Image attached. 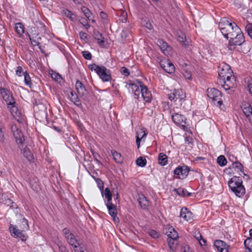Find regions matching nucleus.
Returning a JSON list of instances; mask_svg holds the SVG:
<instances>
[{"label": "nucleus", "mask_w": 252, "mask_h": 252, "mask_svg": "<svg viewBox=\"0 0 252 252\" xmlns=\"http://www.w3.org/2000/svg\"><path fill=\"white\" fill-rule=\"evenodd\" d=\"M219 28L224 37L227 39L232 38L236 33L240 32V28L235 23H230L225 18L221 19Z\"/></svg>", "instance_id": "obj_1"}, {"label": "nucleus", "mask_w": 252, "mask_h": 252, "mask_svg": "<svg viewBox=\"0 0 252 252\" xmlns=\"http://www.w3.org/2000/svg\"><path fill=\"white\" fill-rule=\"evenodd\" d=\"M242 179L237 176H234L228 182L229 189L237 196L241 197L245 193V189L242 185Z\"/></svg>", "instance_id": "obj_2"}, {"label": "nucleus", "mask_w": 252, "mask_h": 252, "mask_svg": "<svg viewBox=\"0 0 252 252\" xmlns=\"http://www.w3.org/2000/svg\"><path fill=\"white\" fill-rule=\"evenodd\" d=\"M89 67L92 71L94 70L96 72L103 82H107L111 80L110 71L104 66H99L93 63L90 64Z\"/></svg>", "instance_id": "obj_3"}, {"label": "nucleus", "mask_w": 252, "mask_h": 252, "mask_svg": "<svg viewBox=\"0 0 252 252\" xmlns=\"http://www.w3.org/2000/svg\"><path fill=\"white\" fill-rule=\"evenodd\" d=\"M207 95L212 102L217 106L220 107L222 104L221 92L215 88H209L207 90Z\"/></svg>", "instance_id": "obj_4"}, {"label": "nucleus", "mask_w": 252, "mask_h": 252, "mask_svg": "<svg viewBox=\"0 0 252 252\" xmlns=\"http://www.w3.org/2000/svg\"><path fill=\"white\" fill-rule=\"evenodd\" d=\"M11 130L19 148L22 150L24 147L25 138L21 129L18 127L16 125L12 124Z\"/></svg>", "instance_id": "obj_5"}, {"label": "nucleus", "mask_w": 252, "mask_h": 252, "mask_svg": "<svg viewBox=\"0 0 252 252\" xmlns=\"http://www.w3.org/2000/svg\"><path fill=\"white\" fill-rule=\"evenodd\" d=\"M218 74L219 81L221 82V80H225V78H228L229 75L232 74L233 71L228 64L222 63L219 66Z\"/></svg>", "instance_id": "obj_6"}, {"label": "nucleus", "mask_w": 252, "mask_h": 252, "mask_svg": "<svg viewBox=\"0 0 252 252\" xmlns=\"http://www.w3.org/2000/svg\"><path fill=\"white\" fill-rule=\"evenodd\" d=\"M144 84L139 80H136L133 83L128 84V89L134 94V98L138 99L140 94L142 95L141 89L144 87Z\"/></svg>", "instance_id": "obj_7"}, {"label": "nucleus", "mask_w": 252, "mask_h": 252, "mask_svg": "<svg viewBox=\"0 0 252 252\" xmlns=\"http://www.w3.org/2000/svg\"><path fill=\"white\" fill-rule=\"evenodd\" d=\"M245 41L244 35L240 30V32L236 33L234 37L229 40L228 48L230 50L234 49L235 46H239L242 45Z\"/></svg>", "instance_id": "obj_8"}, {"label": "nucleus", "mask_w": 252, "mask_h": 252, "mask_svg": "<svg viewBox=\"0 0 252 252\" xmlns=\"http://www.w3.org/2000/svg\"><path fill=\"white\" fill-rule=\"evenodd\" d=\"M9 229L13 237L15 238L19 237L23 241L27 240V236L24 231L23 230L19 229L17 225L10 224Z\"/></svg>", "instance_id": "obj_9"}, {"label": "nucleus", "mask_w": 252, "mask_h": 252, "mask_svg": "<svg viewBox=\"0 0 252 252\" xmlns=\"http://www.w3.org/2000/svg\"><path fill=\"white\" fill-rule=\"evenodd\" d=\"M220 82L225 90L235 88L236 87V78L232 74L229 75V77L225 78V80H221V82Z\"/></svg>", "instance_id": "obj_10"}, {"label": "nucleus", "mask_w": 252, "mask_h": 252, "mask_svg": "<svg viewBox=\"0 0 252 252\" xmlns=\"http://www.w3.org/2000/svg\"><path fill=\"white\" fill-rule=\"evenodd\" d=\"M189 171L187 166H178L174 170L175 178L184 179L188 175Z\"/></svg>", "instance_id": "obj_11"}, {"label": "nucleus", "mask_w": 252, "mask_h": 252, "mask_svg": "<svg viewBox=\"0 0 252 252\" xmlns=\"http://www.w3.org/2000/svg\"><path fill=\"white\" fill-rule=\"evenodd\" d=\"M75 88L80 97H82L84 99H87L89 93L81 82L77 80L75 84Z\"/></svg>", "instance_id": "obj_12"}, {"label": "nucleus", "mask_w": 252, "mask_h": 252, "mask_svg": "<svg viewBox=\"0 0 252 252\" xmlns=\"http://www.w3.org/2000/svg\"><path fill=\"white\" fill-rule=\"evenodd\" d=\"M0 94L3 99L6 102L8 105L15 104V102L9 90L4 88H1L0 89Z\"/></svg>", "instance_id": "obj_13"}, {"label": "nucleus", "mask_w": 252, "mask_h": 252, "mask_svg": "<svg viewBox=\"0 0 252 252\" xmlns=\"http://www.w3.org/2000/svg\"><path fill=\"white\" fill-rule=\"evenodd\" d=\"M160 65L161 67L168 73H172L175 70L173 64L169 60H162L160 62Z\"/></svg>", "instance_id": "obj_14"}, {"label": "nucleus", "mask_w": 252, "mask_h": 252, "mask_svg": "<svg viewBox=\"0 0 252 252\" xmlns=\"http://www.w3.org/2000/svg\"><path fill=\"white\" fill-rule=\"evenodd\" d=\"M29 36L32 46H36L40 44V41L41 38L39 36V33L35 30L34 31L32 30L31 34L29 35Z\"/></svg>", "instance_id": "obj_15"}, {"label": "nucleus", "mask_w": 252, "mask_h": 252, "mask_svg": "<svg viewBox=\"0 0 252 252\" xmlns=\"http://www.w3.org/2000/svg\"><path fill=\"white\" fill-rule=\"evenodd\" d=\"M180 216L186 221L191 222L193 220L192 213L187 208L181 210Z\"/></svg>", "instance_id": "obj_16"}, {"label": "nucleus", "mask_w": 252, "mask_h": 252, "mask_svg": "<svg viewBox=\"0 0 252 252\" xmlns=\"http://www.w3.org/2000/svg\"><path fill=\"white\" fill-rule=\"evenodd\" d=\"M214 246L219 252H227V250L229 248V246L224 242L220 240H216L214 242Z\"/></svg>", "instance_id": "obj_17"}, {"label": "nucleus", "mask_w": 252, "mask_h": 252, "mask_svg": "<svg viewBox=\"0 0 252 252\" xmlns=\"http://www.w3.org/2000/svg\"><path fill=\"white\" fill-rule=\"evenodd\" d=\"M106 207L108 210L109 214L113 218L114 221H117L119 220L117 218V210L116 206L112 202H107L106 204Z\"/></svg>", "instance_id": "obj_18"}, {"label": "nucleus", "mask_w": 252, "mask_h": 252, "mask_svg": "<svg viewBox=\"0 0 252 252\" xmlns=\"http://www.w3.org/2000/svg\"><path fill=\"white\" fill-rule=\"evenodd\" d=\"M142 97L143 100L147 103H150L153 98L151 92L149 91L147 87L144 85V87L141 89Z\"/></svg>", "instance_id": "obj_19"}, {"label": "nucleus", "mask_w": 252, "mask_h": 252, "mask_svg": "<svg viewBox=\"0 0 252 252\" xmlns=\"http://www.w3.org/2000/svg\"><path fill=\"white\" fill-rule=\"evenodd\" d=\"M66 239L69 244L73 247L75 252H78L79 249L81 247H80L79 244L77 242L74 235L73 234H70L69 236L67 237Z\"/></svg>", "instance_id": "obj_20"}, {"label": "nucleus", "mask_w": 252, "mask_h": 252, "mask_svg": "<svg viewBox=\"0 0 252 252\" xmlns=\"http://www.w3.org/2000/svg\"><path fill=\"white\" fill-rule=\"evenodd\" d=\"M172 119L176 125H180L186 123V118L183 115L178 113L173 114Z\"/></svg>", "instance_id": "obj_21"}, {"label": "nucleus", "mask_w": 252, "mask_h": 252, "mask_svg": "<svg viewBox=\"0 0 252 252\" xmlns=\"http://www.w3.org/2000/svg\"><path fill=\"white\" fill-rule=\"evenodd\" d=\"M8 107L10 109V112L13 117L17 120L18 122H20L21 120V114L20 112L19 111L18 108L14 105V104L12 105H8Z\"/></svg>", "instance_id": "obj_22"}, {"label": "nucleus", "mask_w": 252, "mask_h": 252, "mask_svg": "<svg viewBox=\"0 0 252 252\" xmlns=\"http://www.w3.org/2000/svg\"><path fill=\"white\" fill-rule=\"evenodd\" d=\"M169 239L177 240L178 237V234L173 227H168L165 232Z\"/></svg>", "instance_id": "obj_23"}, {"label": "nucleus", "mask_w": 252, "mask_h": 252, "mask_svg": "<svg viewBox=\"0 0 252 252\" xmlns=\"http://www.w3.org/2000/svg\"><path fill=\"white\" fill-rule=\"evenodd\" d=\"M176 97L174 99L175 104L181 105L182 104V100L184 99L185 95V94L181 90H175Z\"/></svg>", "instance_id": "obj_24"}, {"label": "nucleus", "mask_w": 252, "mask_h": 252, "mask_svg": "<svg viewBox=\"0 0 252 252\" xmlns=\"http://www.w3.org/2000/svg\"><path fill=\"white\" fill-rule=\"evenodd\" d=\"M68 97L70 101H71L75 105L79 106L81 105L80 100L75 92L71 91L68 94Z\"/></svg>", "instance_id": "obj_25"}, {"label": "nucleus", "mask_w": 252, "mask_h": 252, "mask_svg": "<svg viewBox=\"0 0 252 252\" xmlns=\"http://www.w3.org/2000/svg\"><path fill=\"white\" fill-rule=\"evenodd\" d=\"M158 44L163 53L165 55L168 53V51H169L171 49L170 47L168 45L167 43L164 41L162 39L158 40Z\"/></svg>", "instance_id": "obj_26"}, {"label": "nucleus", "mask_w": 252, "mask_h": 252, "mask_svg": "<svg viewBox=\"0 0 252 252\" xmlns=\"http://www.w3.org/2000/svg\"><path fill=\"white\" fill-rule=\"evenodd\" d=\"M138 202L141 207L143 209H146L149 205V202L144 195H141L138 199Z\"/></svg>", "instance_id": "obj_27"}, {"label": "nucleus", "mask_w": 252, "mask_h": 252, "mask_svg": "<svg viewBox=\"0 0 252 252\" xmlns=\"http://www.w3.org/2000/svg\"><path fill=\"white\" fill-rule=\"evenodd\" d=\"M62 13L66 17H68L71 21H72L73 22L76 21V16L71 11H70L67 9H63L62 10Z\"/></svg>", "instance_id": "obj_28"}, {"label": "nucleus", "mask_w": 252, "mask_h": 252, "mask_svg": "<svg viewBox=\"0 0 252 252\" xmlns=\"http://www.w3.org/2000/svg\"><path fill=\"white\" fill-rule=\"evenodd\" d=\"M174 190L178 195L183 196H190L191 194V193L188 192L187 189L184 188H179L177 189H175Z\"/></svg>", "instance_id": "obj_29"}, {"label": "nucleus", "mask_w": 252, "mask_h": 252, "mask_svg": "<svg viewBox=\"0 0 252 252\" xmlns=\"http://www.w3.org/2000/svg\"><path fill=\"white\" fill-rule=\"evenodd\" d=\"M167 156L163 154L160 153L158 155V163L162 165H165L167 163Z\"/></svg>", "instance_id": "obj_30"}, {"label": "nucleus", "mask_w": 252, "mask_h": 252, "mask_svg": "<svg viewBox=\"0 0 252 252\" xmlns=\"http://www.w3.org/2000/svg\"><path fill=\"white\" fill-rule=\"evenodd\" d=\"M94 37L97 40L99 45L101 47H103L104 41L102 34L98 32H96L94 33Z\"/></svg>", "instance_id": "obj_31"}, {"label": "nucleus", "mask_w": 252, "mask_h": 252, "mask_svg": "<svg viewBox=\"0 0 252 252\" xmlns=\"http://www.w3.org/2000/svg\"><path fill=\"white\" fill-rule=\"evenodd\" d=\"M15 30L16 33L21 36L24 32V26L22 23H17L15 24Z\"/></svg>", "instance_id": "obj_32"}, {"label": "nucleus", "mask_w": 252, "mask_h": 252, "mask_svg": "<svg viewBox=\"0 0 252 252\" xmlns=\"http://www.w3.org/2000/svg\"><path fill=\"white\" fill-rule=\"evenodd\" d=\"M243 111L247 118H252V107L251 105H248L247 106L244 107L243 108Z\"/></svg>", "instance_id": "obj_33"}, {"label": "nucleus", "mask_w": 252, "mask_h": 252, "mask_svg": "<svg viewBox=\"0 0 252 252\" xmlns=\"http://www.w3.org/2000/svg\"><path fill=\"white\" fill-rule=\"evenodd\" d=\"M194 237L197 240L201 246H204L206 244V241L203 239L199 231L194 232Z\"/></svg>", "instance_id": "obj_34"}, {"label": "nucleus", "mask_w": 252, "mask_h": 252, "mask_svg": "<svg viewBox=\"0 0 252 252\" xmlns=\"http://www.w3.org/2000/svg\"><path fill=\"white\" fill-rule=\"evenodd\" d=\"M244 245L248 252H252V238L249 237L247 238L244 241Z\"/></svg>", "instance_id": "obj_35"}, {"label": "nucleus", "mask_w": 252, "mask_h": 252, "mask_svg": "<svg viewBox=\"0 0 252 252\" xmlns=\"http://www.w3.org/2000/svg\"><path fill=\"white\" fill-rule=\"evenodd\" d=\"M4 198H6V195L2 194L0 196V202L7 206H10L11 204H13V202L9 198H5V200H4Z\"/></svg>", "instance_id": "obj_36"}, {"label": "nucleus", "mask_w": 252, "mask_h": 252, "mask_svg": "<svg viewBox=\"0 0 252 252\" xmlns=\"http://www.w3.org/2000/svg\"><path fill=\"white\" fill-rule=\"evenodd\" d=\"M24 156L29 161L33 159V155L29 149L25 148L23 151Z\"/></svg>", "instance_id": "obj_37"}, {"label": "nucleus", "mask_w": 252, "mask_h": 252, "mask_svg": "<svg viewBox=\"0 0 252 252\" xmlns=\"http://www.w3.org/2000/svg\"><path fill=\"white\" fill-rule=\"evenodd\" d=\"M19 216H21V220H20L22 223V225L20 226L21 228L23 229H28L29 226L28 220L25 218L23 217L21 214Z\"/></svg>", "instance_id": "obj_38"}, {"label": "nucleus", "mask_w": 252, "mask_h": 252, "mask_svg": "<svg viewBox=\"0 0 252 252\" xmlns=\"http://www.w3.org/2000/svg\"><path fill=\"white\" fill-rule=\"evenodd\" d=\"M111 154L114 159L117 162H121L122 161L121 155L116 151H111Z\"/></svg>", "instance_id": "obj_39"}, {"label": "nucleus", "mask_w": 252, "mask_h": 252, "mask_svg": "<svg viewBox=\"0 0 252 252\" xmlns=\"http://www.w3.org/2000/svg\"><path fill=\"white\" fill-rule=\"evenodd\" d=\"M217 162L220 166H224L227 163V160L224 156H220L217 158Z\"/></svg>", "instance_id": "obj_40"}, {"label": "nucleus", "mask_w": 252, "mask_h": 252, "mask_svg": "<svg viewBox=\"0 0 252 252\" xmlns=\"http://www.w3.org/2000/svg\"><path fill=\"white\" fill-rule=\"evenodd\" d=\"M136 164L140 167H144L147 163L146 159L143 157H139L136 160Z\"/></svg>", "instance_id": "obj_41"}, {"label": "nucleus", "mask_w": 252, "mask_h": 252, "mask_svg": "<svg viewBox=\"0 0 252 252\" xmlns=\"http://www.w3.org/2000/svg\"><path fill=\"white\" fill-rule=\"evenodd\" d=\"M104 196L107 199V202H111L112 200V193L110 189L107 188L104 190Z\"/></svg>", "instance_id": "obj_42"}, {"label": "nucleus", "mask_w": 252, "mask_h": 252, "mask_svg": "<svg viewBox=\"0 0 252 252\" xmlns=\"http://www.w3.org/2000/svg\"><path fill=\"white\" fill-rule=\"evenodd\" d=\"M24 82L25 84L27 86H30L31 85V77L30 76V75L27 72V71L24 72Z\"/></svg>", "instance_id": "obj_43"}, {"label": "nucleus", "mask_w": 252, "mask_h": 252, "mask_svg": "<svg viewBox=\"0 0 252 252\" xmlns=\"http://www.w3.org/2000/svg\"><path fill=\"white\" fill-rule=\"evenodd\" d=\"M183 75L186 79L190 80L192 79L191 72L189 70L188 68L185 69L182 72Z\"/></svg>", "instance_id": "obj_44"}, {"label": "nucleus", "mask_w": 252, "mask_h": 252, "mask_svg": "<svg viewBox=\"0 0 252 252\" xmlns=\"http://www.w3.org/2000/svg\"><path fill=\"white\" fill-rule=\"evenodd\" d=\"M245 29H246V31L247 32L249 36H250L251 38H252V23L248 24L246 25Z\"/></svg>", "instance_id": "obj_45"}, {"label": "nucleus", "mask_w": 252, "mask_h": 252, "mask_svg": "<svg viewBox=\"0 0 252 252\" xmlns=\"http://www.w3.org/2000/svg\"><path fill=\"white\" fill-rule=\"evenodd\" d=\"M233 166L235 169L237 170V171H242L243 169V165L238 162L233 163Z\"/></svg>", "instance_id": "obj_46"}, {"label": "nucleus", "mask_w": 252, "mask_h": 252, "mask_svg": "<svg viewBox=\"0 0 252 252\" xmlns=\"http://www.w3.org/2000/svg\"><path fill=\"white\" fill-rule=\"evenodd\" d=\"M81 10L82 12L84 13L85 16L89 19L91 15L92 14L90 10L87 7L85 6L82 7Z\"/></svg>", "instance_id": "obj_47"}, {"label": "nucleus", "mask_w": 252, "mask_h": 252, "mask_svg": "<svg viewBox=\"0 0 252 252\" xmlns=\"http://www.w3.org/2000/svg\"><path fill=\"white\" fill-rule=\"evenodd\" d=\"M57 246H58L60 252H68L66 250V248L62 245V243L60 241L58 240Z\"/></svg>", "instance_id": "obj_48"}, {"label": "nucleus", "mask_w": 252, "mask_h": 252, "mask_svg": "<svg viewBox=\"0 0 252 252\" xmlns=\"http://www.w3.org/2000/svg\"><path fill=\"white\" fill-rule=\"evenodd\" d=\"M149 235L153 238H158L159 236V234L156 231L151 229L149 231Z\"/></svg>", "instance_id": "obj_49"}, {"label": "nucleus", "mask_w": 252, "mask_h": 252, "mask_svg": "<svg viewBox=\"0 0 252 252\" xmlns=\"http://www.w3.org/2000/svg\"><path fill=\"white\" fill-rule=\"evenodd\" d=\"M82 56L86 60H91L92 58V54L88 51H83Z\"/></svg>", "instance_id": "obj_50"}, {"label": "nucleus", "mask_w": 252, "mask_h": 252, "mask_svg": "<svg viewBox=\"0 0 252 252\" xmlns=\"http://www.w3.org/2000/svg\"><path fill=\"white\" fill-rule=\"evenodd\" d=\"M51 76L52 78L55 80V81H58L62 78L61 75L56 72L52 73L51 74Z\"/></svg>", "instance_id": "obj_51"}, {"label": "nucleus", "mask_w": 252, "mask_h": 252, "mask_svg": "<svg viewBox=\"0 0 252 252\" xmlns=\"http://www.w3.org/2000/svg\"><path fill=\"white\" fill-rule=\"evenodd\" d=\"M142 24H143V25L145 27H146L147 29H148L150 30H151V29H153V26L151 24V23L149 20H147V21L144 20Z\"/></svg>", "instance_id": "obj_52"}, {"label": "nucleus", "mask_w": 252, "mask_h": 252, "mask_svg": "<svg viewBox=\"0 0 252 252\" xmlns=\"http://www.w3.org/2000/svg\"><path fill=\"white\" fill-rule=\"evenodd\" d=\"M147 135L146 133H144V134H143V135L140 137H139V135H138L137 136H136V145L137 146V148H139V147H140V141L141 140V139L145 136H146Z\"/></svg>", "instance_id": "obj_53"}, {"label": "nucleus", "mask_w": 252, "mask_h": 252, "mask_svg": "<svg viewBox=\"0 0 252 252\" xmlns=\"http://www.w3.org/2000/svg\"><path fill=\"white\" fill-rule=\"evenodd\" d=\"M121 72L123 75H124L126 76L129 75V70L125 67H122L121 68Z\"/></svg>", "instance_id": "obj_54"}, {"label": "nucleus", "mask_w": 252, "mask_h": 252, "mask_svg": "<svg viewBox=\"0 0 252 252\" xmlns=\"http://www.w3.org/2000/svg\"><path fill=\"white\" fill-rule=\"evenodd\" d=\"M24 72H23V69L21 66H18L17 68V70L16 71V74L18 76H22V73H24Z\"/></svg>", "instance_id": "obj_55"}, {"label": "nucleus", "mask_w": 252, "mask_h": 252, "mask_svg": "<svg viewBox=\"0 0 252 252\" xmlns=\"http://www.w3.org/2000/svg\"><path fill=\"white\" fill-rule=\"evenodd\" d=\"M63 233L64 236H65V238L68 236H69L70 234H72V233H70V230L67 228H65L63 230Z\"/></svg>", "instance_id": "obj_56"}, {"label": "nucleus", "mask_w": 252, "mask_h": 252, "mask_svg": "<svg viewBox=\"0 0 252 252\" xmlns=\"http://www.w3.org/2000/svg\"><path fill=\"white\" fill-rule=\"evenodd\" d=\"M175 240H173L172 239H167V242H168V245L169 247V248L170 249V250H173V246H174V241Z\"/></svg>", "instance_id": "obj_57"}, {"label": "nucleus", "mask_w": 252, "mask_h": 252, "mask_svg": "<svg viewBox=\"0 0 252 252\" xmlns=\"http://www.w3.org/2000/svg\"><path fill=\"white\" fill-rule=\"evenodd\" d=\"M176 96V95L175 91H174V92L168 94V98L171 101H172V100L174 101V99H175Z\"/></svg>", "instance_id": "obj_58"}, {"label": "nucleus", "mask_w": 252, "mask_h": 252, "mask_svg": "<svg viewBox=\"0 0 252 252\" xmlns=\"http://www.w3.org/2000/svg\"><path fill=\"white\" fill-rule=\"evenodd\" d=\"M79 35L81 39H86L87 38V34L84 32H79Z\"/></svg>", "instance_id": "obj_59"}, {"label": "nucleus", "mask_w": 252, "mask_h": 252, "mask_svg": "<svg viewBox=\"0 0 252 252\" xmlns=\"http://www.w3.org/2000/svg\"><path fill=\"white\" fill-rule=\"evenodd\" d=\"M178 39L180 42L183 43L185 42V41H186L185 36L183 34H182V35H179Z\"/></svg>", "instance_id": "obj_60"}, {"label": "nucleus", "mask_w": 252, "mask_h": 252, "mask_svg": "<svg viewBox=\"0 0 252 252\" xmlns=\"http://www.w3.org/2000/svg\"><path fill=\"white\" fill-rule=\"evenodd\" d=\"M100 16L102 19L104 20L107 19V15L105 12L103 11L100 12Z\"/></svg>", "instance_id": "obj_61"}, {"label": "nucleus", "mask_w": 252, "mask_h": 252, "mask_svg": "<svg viewBox=\"0 0 252 252\" xmlns=\"http://www.w3.org/2000/svg\"><path fill=\"white\" fill-rule=\"evenodd\" d=\"M94 179L99 187H100V186H103V183L100 179L95 178Z\"/></svg>", "instance_id": "obj_62"}, {"label": "nucleus", "mask_w": 252, "mask_h": 252, "mask_svg": "<svg viewBox=\"0 0 252 252\" xmlns=\"http://www.w3.org/2000/svg\"><path fill=\"white\" fill-rule=\"evenodd\" d=\"M80 22L83 26H84L86 24L88 23V21L87 19L85 18H82L80 19Z\"/></svg>", "instance_id": "obj_63"}, {"label": "nucleus", "mask_w": 252, "mask_h": 252, "mask_svg": "<svg viewBox=\"0 0 252 252\" xmlns=\"http://www.w3.org/2000/svg\"><path fill=\"white\" fill-rule=\"evenodd\" d=\"M248 88H249V91L250 94H251L252 95V83H250L248 84Z\"/></svg>", "instance_id": "obj_64"}]
</instances>
